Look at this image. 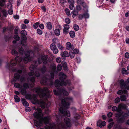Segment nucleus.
Instances as JSON below:
<instances>
[{"instance_id":"nucleus-1","label":"nucleus","mask_w":129,"mask_h":129,"mask_svg":"<svg viewBox=\"0 0 129 129\" xmlns=\"http://www.w3.org/2000/svg\"><path fill=\"white\" fill-rule=\"evenodd\" d=\"M33 109L35 110H37V111L35 112L33 114L34 117L38 119V121L37 120L34 121V123L36 126L40 127L42 125L43 122L45 124L48 123L50 119V117L47 116L43 118L42 111L40 108H36L35 106H33Z\"/></svg>"},{"instance_id":"nucleus-2","label":"nucleus","mask_w":129,"mask_h":129,"mask_svg":"<svg viewBox=\"0 0 129 129\" xmlns=\"http://www.w3.org/2000/svg\"><path fill=\"white\" fill-rule=\"evenodd\" d=\"M19 52L21 54H23V53H25V57L22 58V60L20 57L17 56L16 57L15 59L12 60L10 62V64L8 63L7 64V67L9 68L10 67L15 66L17 64L16 62H20L22 61H23L25 63H27L28 61L31 60V58L30 56L33 54V52L31 51H27L26 52L24 53L23 49L22 48H19Z\"/></svg>"},{"instance_id":"nucleus-3","label":"nucleus","mask_w":129,"mask_h":129,"mask_svg":"<svg viewBox=\"0 0 129 129\" xmlns=\"http://www.w3.org/2000/svg\"><path fill=\"white\" fill-rule=\"evenodd\" d=\"M73 99L71 97H68L64 99H63L61 100L62 103L63 107H61L59 109V111L60 113L63 116H67L69 117L70 114L69 111H66L65 109L69 107L70 103L72 102Z\"/></svg>"},{"instance_id":"nucleus-4","label":"nucleus","mask_w":129,"mask_h":129,"mask_svg":"<svg viewBox=\"0 0 129 129\" xmlns=\"http://www.w3.org/2000/svg\"><path fill=\"white\" fill-rule=\"evenodd\" d=\"M64 122L65 123V125L62 124V123H57L56 125L54 123L50 124L49 126H46L45 127V129H65L66 126L69 127L71 125L70 119L68 118H65L64 119ZM40 129H44L43 128H41Z\"/></svg>"},{"instance_id":"nucleus-5","label":"nucleus","mask_w":129,"mask_h":129,"mask_svg":"<svg viewBox=\"0 0 129 129\" xmlns=\"http://www.w3.org/2000/svg\"><path fill=\"white\" fill-rule=\"evenodd\" d=\"M36 67L37 66L36 65H31L30 66L29 69L31 72L28 73L29 76H32L35 74L36 77H39L40 75V74L39 72V71H40L42 73H44L46 71V68L44 66H43L40 69H37Z\"/></svg>"},{"instance_id":"nucleus-6","label":"nucleus","mask_w":129,"mask_h":129,"mask_svg":"<svg viewBox=\"0 0 129 129\" xmlns=\"http://www.w3.org/2000/svg\"><path fill=\"white\" fill-rule=\"evenodd\" d=\"M35 90L41 98L44 97L45 98H47L50 97L49 93L50 91L48 90L47 88L45 87L42 89L37 87L35 88Z\"/></svg>"},{"instance_id":"nucleus-7","label":"nucleus","mask_w":129,"mask_h":129,"mask_svg":"<svg viewBox=\"0 0 129 129\" xmlns=\"http://www.w3.org/2000/svg\"><path fill=\"white\" fill-rule=\"evenodd\" d=\"M56 67L54 66L53 67V72H51V76L50 77L49 79L47 78H49V76H47L46 77H44L41 81V83L44 85H46L48 83L50 84V85H53V82L52 81V80L54 78V72L56 69Z\"/></svg>"},{"instance_id":"nucleus-8","label":"nucleus","mask_w":129,"mask_h":129,"mask_svg":"<svg viewBox=\"0 0 129 129\" xmlns=\"http://www.w3.org/2000/svg\"><path fill=\"white\" fill-rule=\"evenodd\" d=\"M59 76L61 81L58 80H55V84L57 88H58V87L61 86H65L66 83L64 81V79L66 77V75L62 72H60L59 74Z\"/></svg>"},{"instance_id":"nucleus-9","label":"nucleus","mask_w":129,"mask_h":129,"mask_svg":"<svg viewBox=\"0 0 129 129\" xmlns=\"http://www.w3.org/2000/svg\"><path fill=\"white\" fill-rule=\"evenodd\" d=\"M34 84H33L30 85H28L27 83H24L22 87L21 88L20 93L22 95H25L26 98L29 99L30 98V95L29 94H26V89L29 88V87H32L34 86Z\"/></svg>"},{"instance_id":"nucleus-10","label":"nucleus","mask_w":129,"mask_h":129,"mask_svg":"<svg viewBox=\"0 0 129 129\" xmlns=\"http://www.w3.org/2000/svg\"><path fill=\"white\" fill-rule=\"evenodd\" d=\"M129 116V113H124L122 112L121 114H117L116 117L118 118V120L119 123H122L125 120V118L128 117Z\"/></svg>"},{"instance_id":"nucleus-11","label":"nucleus","mask_w":129,"mask_h":129,"mask_svg":"<svg viewBox=\"0 0 129 129\" xmlns=\"http://www.w3.org/2000/svg\"><path fill=\"white\" fill-rule=\"evenodd\" d=\"M20 33L22 35H23V36H22L21 37V38L22 40L21 41V44L22 45L25 46L26 45V40L27 38L26 37L24 36L26 35L27 34V32L25 30H22Z\"/></svg>"},{"instance_id":"nucleus-12","label":"nucleus","mask_w":129,"mask_h":129,"mask_svg":"<svg viewBox=\"0 0 129 129\" xmlns=\"http://www.w3.org/2000/svg\"><path fill=\"white\" fill-rule=\"evenodd\" d=\"M32 100L34 103H37L40 105L41 107L43 108H45L46 104L43 100H38L36 97L34 98Z\"/></svg>"},{"instance_id":"nucleus-13","label":"nucleus","mask_w":129,"mask_h":129,"mask_svg":"<svg viewBox=\"0 0 129 129\" xmlns=\"http://www.w3.org/2000/svg\"><path fill=\"white\" fill-rule=\"evenodd\" d=\"M54 94L57 96L61 95V93H63L65 95L67 96L68 95V93L63 88L59 90V91H57L56 90H54Z\"/></svg>"},{"instance_id":"nucleus-14","label":"nucleus","mask_w":129,"mask_h":129,"mask_svg":"<svg viewBox=\"0 0 129 129\" xmlns=\"http://www.w3.org/2000/svg\"><path fill=\"white\" fill-rule=\"evenodd\" d=\"M47 58L48 56L46 55L41 56V58H39L38 59V62L39 64H41L42 62L44 63H47Z\"/></svg>"},{"instance_id":"nucleus-15","label":"nucleus","mask_w":129,"mask_h":129,"mask_svg":"<svg viewBox=\"0 0 129 129\" xmlns=\"http://www.w3.org/2000/svg\"><path fill=\"white\" fill-rule=\"evenodd\" d=\"M14 78L17 80H20L21 82H24L25 81V78L23 76L20 77V75L17 73L15 74L14 75Z\"/></svg>"},{"instance_id":"nucleus-16","label":"nucleus","mask_w":129,"mask_h":129,"mask_svg":"<svg viewBox=\"0 0 129 129\" xmlns=\"http://www.w3.org/2000/svg\"><path fill=\"white\" fill-rule=\"evenodd\" d=\"M126 105L123 103H121L119 104L118 107L117 112L121 113V109H125L126 108Z\"/></svg>"},{"instance_id":"nucleus-17","label":"nucleus","mask_w":129,"mask_h":129,"mask_svg":"<svg viewBox=\"0 0 129 129\" xmlns=\"http://www.w3.org/2000/svg\"><path fill=\"white\" fill-rule=\"evenodd\" d=\"M89 14L87 12H86L83 14H80L78 18L80 19H81L83 18L85 19H87L89 18Z\"/></svg>"},{"instance_id":"nucleus-18","label":"nucleus","mask_w":129,"mask_h":129,"mask_svg":"<svg viewBox=\"0 0 129 129\" xmlns=\"http://www.w3.org/2000/svg\"><path fill=\"white\" fill-rule=\"evenodd\" d=\"M106 124V122L105 121L102 122L101 120H99L97 122V125L101 127H103Z\"/></svg>"},{"instance_id":"nucleus-19","label":"nucleus","mask_w":129,"mask_h":129,"mask_svg":"<svg viewBox=\"0 0 129 129\" xmlns=\"http://www.w3.org/2000/svg\"><path fill=\"white\" fill-rule=\"evenodd\" d=\"M69 28V26L68 24H65L64 25L63 31L64 33L67 34L68 33V29Z\"/></svg>"},{"instance_id":"nucleus-20","label":"nucleus","mask_w":129,"mask_h":129,"mask_svg":"<svg viewBox=\"0 0 129 129\" xmlns=\"http://www.w3.org/2000/svg\"><path fill=\"white\" fill-rule=\"evenodd\" d=\"M119 83L120 87L122 89H123L125 87V85L126 84L124 80L122 79H121L120 80Z\"/></svg>"},{"instance_id":"nucleus-21","label":"nucleus","mask_w":129,"mask_h":129,"mask_svg":"<svg viewBox=\"0 0 129 129\" xmlns=\"http://www.w3.org/2000/svg\"><path fill=\"white\" fill-rule=\"evenodd\" d=\"M73 45L70 42H67L66 44V47L67 49L70 50L72 48Z\"/></svg>"},{"instance_id":"nucleus-22","label":"nucleus","mask_w":129,"mask_h":129,"mask_svg":"<svg viewBox=\"0 0 129 129\" xmlns=\"http://www.w3.org/2000/svg\"><path fill=\"white\" fill-rule=\"evenodd\" d=\"M78 14V12L76 10H74L71 12L72 15V17L73 18L77 16Z\"/></svg>"},{"instance_id":"nucleus-23","label":"nucleus","mask_w":129,"mask_h":129,"mask_svg":"<svg viewBox=\"0 0 129 129\" xmlns=\"http://www.w3.org/2000/svg\"><path fill=\"white\" fill-rule=\"evenodd\" d=\"M61 56L62 57H68L69 56V54L66 51L64 52H62L61 54Z\"/></svg>"},{"instance_id":"nucleus-24","label":"nucleus","mask_w":129,"mask_h":129,"mask_svg":"<svg viewBox=\"0 0 129 129\" xmlns=\"http://www.w3.org/2000/svg\"><path fill=\"white\" fill-rule=\"evenodd\" d=\"M21 101L22 102L23 105L25 106H29V104L26 101L25 99L22 98Z\"/></svg>"},{"instance_id":"nucleus-25","label":"nucleus","mask_w":129,"mask_h":129,"mask_svg":"<svg viewBox=\"0 0 129 129\" xmlns=\"http://www.w3.org/2000/svg\"><path fill=\"white\" fill-rule=\"evenodd\" d=\"M127 93V91L126 90H120L118 91L117 93L118 94L121 95L123 93Z\"/></svg>"},{"instance_id":"nucleus-26","label":"nucleus","mask_w":129,"mask_h":129,"mask_svg":"<svg viewBox=\"0 0 129 129\" xmlns=\"http://www.w3.org/2000/svg\"><path fill=\"white\" fill-rule=\"evenodd\" d=\"M46 24V26L48 29L51 30L52 29V25L50 22H47Z\"/></svg>"},{"instance_id":"nucleus-27","label":"nucleus","mask_w":129,"mask_h":129,"mask_svg":"<svg viewBox=\"0 0 129 129\" xmlns=\"http://www.w3.org/2000/svg\"><path fill=\"white\" fill-rule=\"evenodd\" d=\"M14 87L17 88H21L23 86L21 85L19 83H16L14 84Z\"/></svg>"},{"instance_id":"nucleus-28","label":"nucleus","mask_w":129,"mask_h":129,"mask_svg":"<svg viewBox=\"0 0 129 129\" xmlns=\"http://www.w3.org/2000/svg\"><path fill=\"white\" fill-rule=\"evenodd\" d=\"M57 46L59 50H63V46L62 44H60V43H58Z\"/></svg>"},{"instance_id":"nucleus-29","label":"nucleus","mask_w":129,"mask_h":129,"mask_svg":"<svg viewBox=\"0 0 129 129\" xmlns=\"http://www.w3.org/2000/svg\"><path fill=\"white\" fill-rule=\"evenodd\" d=\"M10 5V9H9L8 11V13L10 15H11L13 14V10L12 9V6L11 4H10V5H8V6Z\"/></svg>"},{"instance_id":"nucleus-30","label":"nucleus","mask_w":129,"mask_h":129,"mask_svg":"<svg viewBox=\"0 0 129 129\" xmlns=\"http://www.w3.org/2000/svg\"><path fill=\"white\" fill-rule=\"evenodd\" d=\"M121 100V101H124L127 99V98L126 95H123L120 96Z\"/></svg>"},{"instance_id":"nucleus-31","label":"nucleus","mask_w":129,"mask_h":129,"mask_svg":"<svg viewBox=\"0 0 129 129\" xmlns=\"http://www.w3.org/2000/svg\"><path fill=\"white\" fill-rule=\"evenodd\" d=\"M11 53L13 55H17L18 54V52L14 49L12 50Z\"/></svg>"},{"instance_id":"nucleus-32","label":"nucleus","mask_w":129,"mask_h":129,"mask_svg":"<svg viewBox=\"0 0 129 129\" xmlns=\"http://www.w3.org/2000/svg\"><path fill=\"white\" fill-rule=\"evenodd\" d=\"M14 98L15 100V102H18L20 100V99L16 95H14Z\"/></svg>"},{"instance_id":"nucleus-33","label":"nucleus","mask_w":129,"mask_h":129,"mask_svg":"<svg viewBox=\"0 0 129 129\" xmlns=\"http://www.w3.org/2000/svg\"><path fill=\"white\" fill-rule=\"evenodd\" d=\"M69 56H70L71 58H74L75 56V54L73 52H70L69 54Z\"/></svg>"},{"instance_id":"nucleus-34","label":"nucleus","mask_w":129,"mask_h":129,"mask_svg":"<svg viewBox=\"0 0 129 129\" xmlns=\"http://www.w3.org/2000/svg\"><path fill=\"white\" fill-rule=\"evenodd\" d=\"M77 3L79 4H80L82 5H84L85 3L82 0H77Z\"/></svg>"},{"instance_id":"nucleus-35","label":"nucleus","mask_w":129,"mask_h":129,"mask_svg":"<svg viewBox=\"0 0 129 129\" xmlns=\"http://www.w3.org/2000/svg\"><path fill=\"white\" fill-rule=\"evenodd\" d=\"M55 33L56 36H59L60 33V30L59 29H56L55 30Z\"/></svg>"},{"instance_id":"nucleus-36","label":"nucleus","mask_w":129,"mask_h":129,"mask_svg":"<svg viewBox=\"0 0 129 129\" xmlns=\"http://www.w3.org/2000/svg\"><path fill=\"white\" fill-rule=\"evenodd\" d=\"M50 48L51 50L56 47V45L54 43H52L50 45Z\"/></svg>"},{"instance_id":"nucleus-37","label":"nucleus","mask_w":129,"mask_h":129,"mask_svg":"<svg viewBox=\"0 0 129 129\" xmlns=\"http://www.w3.org/2000/svg\"><path fill=\"white\" fill-rule=\"evenodd\" d=\"M51 50L53 51V53L55 54H57L59 52V50L57 48L53 49Z\"/></svg>"},{"instance_id":"nucleus-38","label":"nucleus","mask_w":129,"mask_h":129,"mask_svg":"<svg viewBox=\"0 0 129 129\" xmlns=\"http://www.w3.org/2000/svg\"><path fill=\"white\" fill-rule=\"evenodd\" d=\"M12 71L15 72H16L19 74H21L22 72L21 70H17L16 69H14L12 70Z\"/></svg>"},{"instance_id":"nucleus-39","label":"nucleus","mask_w":129,"mask_h":129,"mask_svg":"<svg viewBox=\"0 0 129 129\" xmlns=\"http://www.w3.org/2000/svg\"><path fill=\"white\" fill-rule=\"evenodd\" d=\"M69 34L70 37L72 38H73L75 36V33L74 31H71L69 32Z\"/></svg>"},{"instance_id":"nucleus-40","label":"nucleus","mask_w":129,"mask_h":129,"mask_svg":"<svg viewBox=\"0 0 129 129\" xmlns=\"http://www.w3.org/2000/svg\"><path fill=\"white\" fill-rule=\"evenodd\" d=\"M39 23L38 22H37L36 23L34 24L33 27L35 29H36L38 27V26L39 25Z\"/></svg>"},{"instance_id":"nucleus-41","label":"nucleus","mask_w":129,"mask_h":129,"mask_svg":"<svg viewBox=\"0 0 129 129\" xmlns=\"http://www.w3.org/2000/svg\"><path fill=\"white\" fill-rule=\"evenodd\" d=\"M53 43L55 44H58V43H59V41L58 39L56 38H54L53 39Z\"/></svg>"},{"instance_id":"nucleus-42","label":"nucleus","mask_w":129,"mask_h":129,"mask_svg":"<svg viewBox=\"0 0 129 129\" xmlns=\"http://www.w3.org/2000/svg\"><path fill=\"white\" fill-rule=\"evenodd\" d=\"M112 110L113 111H116L117 112V110H118V108L116 106H114L112 108Z\"/></svg>"},{"instance_id":"nucleus-43","label":"nucleus","mask_w":129,"mask_h":129,"mask_svg":"<svg viewBox=\"0 0 129 129\" xmlns=\"http://www.w3.org/2000/svg\"><path fill=\"white\" fill-rule=\"evenodd\" d=\"M65 11L67 15L69 16L70 15V11L68 9H66Z\"/></svg>"},{"instance_id":"nucleus-44","label":"nucleus","mask_w":129,"mask_h":129,"mask_svg":"<svg viewBox=\"0 0 129 129\" xmlns=\"http://www.w3.org/2000/svg\"><path fill=\"white\" fill-rule=\"evenodd\" d=\"M120 98L119 97H117L115 99V102L116 103H117L120 101Z\"/></svg>"},{"instance_id":"nucleus-45","label":"nucleus","mask_w":129,"mask_h":129,"mask_svg":"<svg viewBox=\"0 0 129 129\" xmlns=\"http://www.w3.org/2000/svg\"><path fill=\"white\" fill-rule=\"evenodd\" d=\"M74 29L76 31H77L79 29V27L77 25H74Z\"/></svg>"},{"instance_id":"nucleus-46","label":"nucleus","mask_w":129,"mask_h":129,"mask_svg":"<svg viewBox=\"0 0 129 129\" xmlns=\"http://www.w3.org/2000/svg\"><path fill=\"white\" fill-rule=\"evenodd\" d=\"M61 61V60L60 57H58L56 59V61L58 63H60Z\"/></svg>"},{"instance_id":"nucleus-47","label":"nucleus","mask_w":129,"mask_h":129,"mask_svg":"<svg viewBox=\"0 0 129 129\" xmlns=\"http://www.w3.org/2000/svg\"><path fill=\"white\" fill-rule=\"evenodd\" d=\"M62 69V66L60 64L58 65L57 67V70L58 71H60Z\"/></svg>"},{"instance_id":"nucleus-48","label":"nucleus","mask_w":129,"mask_h":129,"mask_svg":"<svg viewBox=\"0 0 129 129\" xmlns=\"http://www.w3.org/2000/svg\"><path fill=\"white\" fill-rule=\"evenodd\" d=\"M65 21L66 23L69 24L70 22V20L68 18H66L65 19Z\"/></svg>"},{"instance_id":"nucleus-49","label":"nucleus","mask_w":129,"mask_h":129,"mask_svg":"<svg viewBox=\"0 0 129 129\" xmlns=\"http://www.w3.org/2000/svg\"><path fill=\"white\" fill-rule=\"evenodd\" d=\"M2 12L4 16H7V13L6 10H3L2 11Z\"/></svg>"},{"instance_id":"nucleus-50","label":"nucleus","mask_w":129,"mask_h":129,"mask_svg":"<svg viewBox=\"0 0 129 129\" xmlns=\"http://www.w3.org/2000/svg\"><path fill=\"white\" fill-rule=\"evenodd\" d=\"M21 27L22 29H26L27 26L23 24L21 25Z\"/></svg>"},{"instance_id":"nucleus-51","label":"nucleus","mask_w":129,"mask_h":129,"mask_svg":"<svg viewBox=\"0 0 129 129\" xmlns=\"http://www.w3.org/2000/svg\"><path fill=\"white\" fill-rule=\"evenodd\" d=\"M31 108L29 107H26L25 108V111L26 112H29L31 110Z\"/></svg>"},{"instance_id":"nucleus-52","label":"nucleus","mask_w":129,"mask_h":129,"mask_svg":"<svg viewBox=\"0 0 129 129\" xmlns=\"http://www.w3.org/2000/svg\"><path fill=\"white\" fill-rule=\"evenodd\" d=\"M14 38L17 41H18L19 40V37L18 36V35H15L14 36Z\"/></svg>"},{"instance_id":"nucleus-53","label":"nucleus","mask_w":129,"mask_h":129,"mask_svg":"<svg viewBox=\"0 0 129 129\" xmlns=\"http://www.w3.org/2000/svg\"><path fill=\"white\" fill-rule=\"evenodd\" d=\"M127 71L125 70V68H123L122 69V74H125Z\"/></svg>"},{"instance_id":"nucleus-54","label":"nucleus","mask_w":129,"mask_h":129,"mask_svg":"<svg viewBox=\"0 0 129 129\" xmlns=\"http://www.w3.org/2000/svg\"><path fill=\"white\" fill-rule=\"evenodd\" d=\"M80 117V115L78 114H76L74 116V117L76 119L79 118Z\"/></svg>"},{"instance_id":"nucleus-55","label":"nucleus","mask_w":129,"mask_h":129,"mask_svg":"<svg viewBox=\"0 0 129 129\" xmlns=\"http://www.w3.org/2000/svg\"><path fill=\"white\" fill-rule=\"evenodd\" d=\"M35 77H32L30 78V81L33 83H34L35 81Z\"/></svg>"},{"instance_id":"nucleus-56","label":"nucleus","mask_w":129,"mask_h":129,"mask_svg":"<svg viewBox=\"0 0 129 129\" xmlns=\"http://www.w3.org/2000/svg\"><path fill=\"white\" fill-rule=\"evenodd\" d=\"M114 124L113 122H111L110 123L108 126V128L109 129L111 128L113 126Z\"/></svg>"},{"instance_id":"nucleus-57","label":"nucleus","mask_w":129,"mask_h":129,"mask_svg":"<svg viewBox=\"0 0 129 129\" xmlns=\"http://www.w3.org/2000/svg\"><path fill=\"white\" fill-rule=\"evenodd\" d=\"M37 32L39 34H41L42 33V31L39 29H38L37 30Z\"/></svg>"},{"instance_id":"nucleus-58","label":"nucleus","mask_w":129,"mask_h":129,"mask_svg":"<svg viewBox=\"0 0 129 129\" xmlns=\"http://www.w3.org/2000/svg\"><path fill=\"white\" fill-rule=\"evenodd\" d=\"M74 7V4H71L69 5V8L71 10H73Z\"/></svg>"},{"instance_id":"nucleus-59","label":"nucleus","mask_w":129,"mask_h":129,"mask_svg":"<svg viewBox=\"0 0 129 129\" xmlns=\"http://www.w3.org/2000/svg\"><path fill=\"white\" fill-rule=\"evenodd\" d=\"M78 50L77 49H74L73 51V52L75 54H77L78 53Z\"/></svg>"},{"instance_id":"nucleus-60","label":"nucleus","mask_w":129,"mask_h":129,"mask_svg":"<svg viewBox=\"0 0 129 129\" xmlns=\"http://www.w3.org/2000/svg\"><path fill=\"white\" fill-rule=\"evenodd\" d=\"M39 27L41 29H44V26L43 24H41L40 25L39 24Z\"/></svg>"},{"instance_id":"nucleus-61","label":"nucleus","mask_w":129,"mask_h":129,"mask_svg":"<svg viewBox=\"0 0 129 129\" xmlns=\"http://www.w3.org/2000/svg\"><path fill=\"white\" fill-rule=\"evenodd\" d=\"M67 1L71 4H74V0H68Z\"/></svg>"},{"instance_id":"nucleus-62","label":"nucleus","mask_w":129,"mask_h":129,"mask_svg":"<svg viewBox=\"0 0 129 129\" xmlns=\"http://www.w3.org/2000/svg\"><path fill=\"white\" fill-rule=\"evenodd\" d=\"M113 115L112 113L111 112H109L107 114V116L109 117H111Z\"/></svg>"},{"instance_id":"nucleus-63","label":"nucleus","mask_w":129,"mask_h":129,"mask_svg":"<svg viewBox=\"0 0 129 129\" xmlns=\"http://www.w3.org/2000/svg\"><path fill=\"white\" fill-rule=\"evenodd\" d=\"M76 8L77 10L78 11H80L81 9V7L79 5L76 6Z\"/></svg>"},{"instance_id":"nucleus-64","label":"nucleus","mask_w":129,"mask_h":129,"mask_svg":"<svg viewBox=\"0 0 129 129\" xmlns=\"http://www.w3.org/2000/svg\"><path fill=\"white\" fill-rule=\"evenodd\" d=\"M123 89H125L127 90H129V85H127L126 84L125 85V87Z\"/></svg>"}]
</instances>
